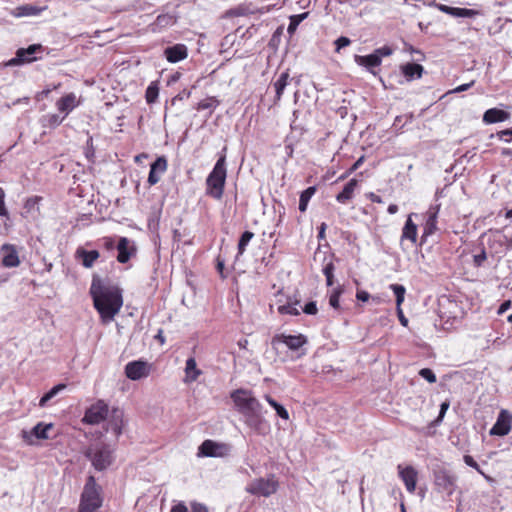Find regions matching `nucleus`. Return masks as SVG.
Returning <instances> with one entry per match:
<instances>
[{"instance_id": "nucleus-1", "label": "nucleus", "mask_w": 512, "mask_h": 512, "mask_svg": "<svg viewBox=\"0 0 512 512\" xmlns=\"http://www.w3.org/2000/svg\"><path fill=\"white\" fill-rule=\"evenodd\" d=\"M93 304L104 323L112 321L123 305L122 291L119 287L103 283L93 277L90 286Z\"/></svg>"}, {"instance_id": "nucleus-2", "label": "nucleus", "mask_w": 512, "mask_h": 512, "mask_svg": "<svg viewBox=\"0 0 512 512\" xmlns=\"http://www.w3.org/2000/svg\"><path fill=\"white\" fill-rule=\"evenodd\" d=\"M230 397L237 411L244 417L245 424L258 434L265 433L268 425L263 417V406L252 391L236 389Z\"/></svg>"}, {"instance_id": "nucleus-3", "label": "nucleus", "mask_w": 512, "mask_h": 512, "mask_svg": "<svg viewBox=\"0 0 512 512\" xmlns=\"http://www.w3.org/2000/svg\"><path fill=\"white\" fill-rule=\"evenodd\" d=\"M225 151L226 147L223 148L222 153L219 155L218 160L206 179L207 194L216 200L222 198L226 183L227 170Z\"/></svg>"}, {"instance_id": "nucleus-4", "label": "nucleus", "mask_w": 512, "mask_h": 512, "mask_svg": "<svg viewBox=\"0 0 512 512\" xmlns=\"http://www.w3.org/2000/svg\"><path fill=\"white\" fill-rule=\"evenodd\" d=\"M103 500L102 487L97 482H86L81 493L78 512H97Z\"/></svg>"}, {"instance_id": "nucleus-5", "label": "nucleus", "mask_w": 512, "mask_h": 512, "mask_svg": "<svg viewBox=\"0 0 512 512\" xmlns=\"http://www.w3.org/2000/svg\"><path fill=\"white\" fill-rule=\"evenodd\" d=\"M85 455L89 458L94 468L99 471L106 469L112 462V450L104 443L89 447Z\"/></svg>"}, {"instance_id": "nucleus-6", "label": "nucleus", "mask_w": 512, "mask_h": 512, "mask_svg": "<svg viewBox=\"0 0 512 512\" xmlns=\"http://www.w3.org/2000/svg\"><path fill=\"white\" fill-rule=\"evenodd\" d=\"M44 48L41 44H31L27 48H19L16 51L15 57L10 59L7 66H19L32 63L39 59L37 54L42 53Z\"/></svg>"}, {"instance_id": "nucleus-7", "label": "nucleus", "mask_w": 512, "mask_h": 512, "mask_svg": "<svg viewBox=\"0 0 512 512\" xmlns=\"http://www.w3.org/2000/svg\"><path fill=\"white\" fill-rule=\"evenodd\" d=\"M232 446L227 443H219L213 440H205L198 448L200 457H226L230 455Z\"/></svg>"}, {"instance_id": "nucleus-8", "label": "nucleus", "mask_w": 512, "mask_h": 512, "mask_svg": "<svg viewBox=\"0 0 512 512\" xmlns=\"http://www.w3.org/2000/svg\"><path fill=\"white\" fill-rule=\"evenodd\" d=\"M307 337L303 334L287 335L284 333L276 334L271 339V346L274 350L278 351L279 346L284 344L291 351H298L305 344H307Z\"/></svg>"}, {"instance_id": "nucleus-9", "label": "nucleus", "mask_w": 512, "mask_h": 512, "mask_svg": "<svg viewBox=\"0 0 512 512\" xmlns=\"http://www.w3.org/2000/svg\"><path fill=\"white\" fill-rule=\"evenodd\" d=\"M109 407L103 400H98L85 411L83 422L90 425H97L108 418Z\"/></svg>"}, {"instance_id": "nucleus-10", "label": "nucleus", "mask_w": 512, "mask_h": 512, "mask_svg": "<svg viewBox=\"0 0 512 512\" xmlns=\"http://www.w3.org/2000/svg\"><path fill=\"white\" fill-rule=\"evenodd\" d=\"M512 415L507 410H501L495 424L490 429V435L505 436L511 430Z\"/></svg>"}, {"instance_id": "nucleus-11", "label": "nucleus", "mask_w": 512, "mask_h": 512, "mask_svg": "<svg viewBox=\"0 0 512 512\" xmlns=\"http://www.w3.org/2000/svg\"><path fill=\"white\" fill-rule=\"evenodd\" d=\"M0 254L2 256V265L5 268H14L19 266L20 259L18 249L13 244L5 243L0 247Z\"/></svg>"}, {"instance_id": "nucleus-12", "label": "nucleus", "mask_w": 512, "mask_h": 512, "mask_svg": "<svg viewBox=\"0 0 512 512\" xmlns=\"http://www.w3.org/2000/svg\"><path fill=\"white\" fill-rule=\"evenodd\" d=\"M125 374L131 380H140L149 375V366L141 360L131 361L125 366Z\"/></svg>"}, {"instance_id": "nucleus-13", "label": "nucleus", "mask_w": 512, "mask_h": 512, "mask_svg": "<svg viewBox=\"0 0 512 512\" xmlns=\"http://www.w3.org/2000/svg\"><path fill=\"white\" fill-rule=\"evenodd\" d=\"M278 482H250L245 490L256 496L268 497L277 491Z\"/></svg>"}, {"instance_id": "nucleus-14", "label": "nucleus", "mask_w": 512, "mask_h": 512, "mask_svg": "<svg viewBox=\"0 0 512 512\" xmlns=\"http://www.w3.org/2000/svg\"><path fill=\"white\" fill-rule=\"evenodd\" d=\"M168 163L165 156H159L150 164V171L148 174V183L149 185H155L159 182L160 177L167 170Z\"/></svg>"}, {"instance_id": "nucleus-15", "label": "nucleus", "mask_w": 512, "mask_h": 512, "mask_svg": "<svg viewBox=\"0 0 512 512\" xmlns=\"http://www.w3.org/2000/svg\"><path fill=\"white\" fill-rule=\"evenodd\" d=\"M117 260L120 263H126L136 253V248L126 237H120L117 243Z\"/></svg>"}, {"instance_id": "nucleus-16", "label": "nucleus", "mask_w": 512, "mask_h": 512, "mask_svg": "<svg viewBox=\"0 0 512 512\" xmlns=\"http://www.w3.org/2000/svg\"><path fill=\"white\" fill-rule=\"evenodd\" d=\"M164 56L166 57L168 62L177 63L187 58L188 50L186 45L179 43L166 47L164 50Z\"/></svg>"}, {"instance_id": "nucleus-17", "label": "nucleus", "mask_w": 512, "mask_h": 512, "mask_svg": "<svg viewBox=\"0 0 512 512\" xmlns=\"http://www.w3.org/2000/svg\"><path fill=\"white\" fill-rule=\"evenodd\" d=\"M354 61L359 66L365 67L366 70L372 73L373 75H376L375 68L379 67L382 63L379 56L376 55L374 52L364 56L355 55Z\"/></svg>"}, {"instance_id": "nucleus-18", "label": "nucleus", "mask_w": 512, "mask_h": 512, "mask_svg": "<svg viewBox=\"0 0 512 512\" xmlns=\"http://www.w3.org/2000/svg\"><path fill=\"white\" fill-rule=\"evenodd\" d=\"M123 411L119 408H113L108 422L107 431H111L116 438L122 434Z\"/></svg>"}, {"instance_id": "nucleus-19", "label": "nucleus", "mask_w": 512, "mask_h": 512, "mask_svg": "<svg viewBox=\"0 0 512 512\" xmlns=\"http://www.w3.org/2000/svg\"><path fill=\"white\" fill-rule=\"evenodd\" d=\"M439 212V206L431 207L427 212V219L423 227V234L421 236L422 242L426 238L432 235L437 229V216Z\"/></svg>"}, {"instance_id": "nucleus-20", "label": "nucleus", "mask_w": 512, "mask_h": 512, "mask_svg": "<svg viewBox=\"0 0 512 512\" xmlns=\"http://www.w3.org/2000/svg\"><path fill=\"white\" fill-rule=\"evenodd\" d=\"M401 72L407 81L419 79L422 77L424 68L421 64L415 62H408L401 66Z\"/></svg>"}, {"instance_id": "nucleus-21", "label": "nucleus", "mask_w": 512, "mask_h": 512, "mask_svg": "<svg viewBox=\"0 0 512 512\" xmlns=\"http://www.w3.org/2000/svg\"><path fill=\"white\" fill-rule=\"evenodd\" d=\"M76 95L74 93H68L61 97L56 102L57 109L64 113L66 117L75 107H77Z\"/></svg>"}, {"instance_id": "nucleus-22", "label": "nucleus", "mask_w": 512, "mask_h": 512, "mask_svg": "<svg viewBox=\"0 0 512 512\" xmlns=\"http://www.w3.org/2000/svg\"><path fill=\"white\" fill-rule=\"evenodd\" d=\"M76 257L81 260L84 267L91 268L94 262L99 258V252L97 250H86L80 247L76 250Z\"/></svg>"}, {"instance_id": "nucleus-23", "label": "nucleus", "mask_w": 512, "mask_h": 512, "mask_svg": "<svg viewBox=\"0 0 512 512\" xmlns=\"http://www.w3.org/2000/svg\"><path fill=\"white\" fill-rule=\"evenodd\" d=\"M510 114L507 111L498 108H490L485 111L483 121L485 123L503 122L509 118Z\"/></svg>"}, {"instance_id": "nucleus-24", "label": "nucleus", "mask_w": 512, "mask_h": 512, "mask_svg": "<svg viewBox=\"0 0 512 512\" xmlns=\"http://www.w3.org/2000/svg\"><path fill=\"white\" fill-rule=\"evenodd\" d=\"M298 306H300V300L296 297H289L287 303L278 306L277 310L281 315L298 316L300 314Z\"/></svg>"}, {"instance_id": "nucleus-25", "label": "nucleus", "mask_w": 512, "mask_h": 512, "mask_svg": "<svg viewBox=\"0 0 512 512\" xmlns=\"http://www.w3.org/2000/svg\"><path fill=\"white\" fill-rule=\"evenodd\" d=\"M357 183L358 182H357L356 179L349 180L344 185L342 191L337 194L336 200L339 203H346V202H348L353 197V193H354V190H355V188L357 186Z\"/></svg>"}, {"instance_id": "nucleus-26", "label": "nucleus", "mask_w": 512, "mask_h": 512, "mask_svg": "<svg viewBox=\"0 0 512 512\" xmlns=\"http://www.w3.org/2000/svg\"><path fill=\"white\" fill-rule=\"evenodd\" d=\"M402 240H410L412 243L416 242L417 239V225L412 221L411 216H409L404 224L402 229Z\"/></svg>"}, {"instance_id": "nucleus-27", "label": "nucleus", "mask_w": 512, "mask_h": 512, "mask_svg": "<svg viewBox=\"0 0 512 512\" xmlns=\"http://www.w3.org/2000/svg\"><path fill=\"white\" fill-rule=\"evenodd\" d=\"M185 381L186 382H193L196 381L199 375L201 374V370L197 368L196 360L194 357H189L186 360L185 365Z\"/></svg>"}, {"instance_id": "nucleus-28", "label": "nucleus", "mask_w": 512, "mask_h": 512, "mask_svg": "<svg viewBox=\"0 0 512 512\" xmlns=\"http://www.w3.org/2000/svg\"><path fill=\"white\" fill-rule=\"evenodd\" d=\"M53 428L52 423H37L30 431V434L34 436L36 439H48L49 430Z\"/></svg>"}, {"instance_id": "nucleus-29", "label": "nucleus", "mask_w": 512, "mask_h": 512, "mask_svg": "<svg viewBox=\"0 0 512 512\" xmlns=\"http://www.w3.org/2000/svg\"><path fill=\"white\" fill-rule=\"evenodd\" d=\"M66 384L59 383L47 391L39 400L40 407H46L48 402L66 389Z\"/></svg>"}, {"instance_id": "nucleus-30", "label": "nucleus", "mask_w": 512, "mask_h": 512, "mask_svg": "<svg viewBox=\"0 0 512 512\" xmlns=\"http://www.w3.org/2000/svg\"><path fill=\"white\" fill-rule=\"evenodd\" d=\"M289 73L288 71L282 72L277 80L274 82L275 88V101H279L284 93L286 86L288 85Z\"/></svg>"}, {"instance_id": "nucleus-31", "label": "nucleus", "mask_w": 512, "mask_h": 512, "mask_svg": "<svg viewBox=\"0 0 512 512\" xmlns=\"http://www.w3.org/2000/svg\"><path fill=\"white\" fill-rule=\"evenodd\" d=\"M265 400L268 402V404L275 410L278 417L284 420L289 419V412L288 410L279 402H277L274 398H272L270 395L266 394L264 396Z\"/></svg>"}, {"instance_id": "nucleus-32", "label": "nucleus", "mask_w": 512, "mask_h": 512, "mask_svg": "<svg viewBox=\"0 0 512 512\" xmlns=\"http://www.w3.org/2000/svg\"><path fill=\"white\" fill-rule=\"evenodd\" d=\"M315 192H316L315 186H309L308 188H306L305 190H303L301 192L300 199H299V210L302 213L307 210L308 203H309L310 199L312 198V196L315 194Z\"/></svg>"}, {"instance_id": "nucleus-33", "label": "nucleus", "mask_w": 512, "mask_h": 512, "mask_svg": "<svg viewBox=\"0 0 512 512\" xmlns=\"http://www.w3.org/2000/svg\"><path fill=\"white\" fill-rule=\"evenodd\" d=\"M64 119L65 116L61 117L58 114H46L41 118V125L44 128H55L59 126Z\"/></svg>"}, {"instance_id": "nucleus-34", "label": "nucleus", "mask_w": 512, "mask_h": 512, "mask_svg": "<svg viewBox=\"0 0 512 512\" xmlns=\"http://www.w3.org/2000/svg\"><path fill=\"white\" fill-rule=\"evenodd\" d=\"M253 237H254V233L251 231H248V230L244 231L241 234L239 241H238V246H237L238 252H237L236 258L243 255V253L246 250V247L248 246L249 242L251 241V239Z\"/></svg>"}, {"instance_id": "nucleus-35", "label": "nucleus", "mask_w": 512, "mask_h": 512, "mask_svg": "<svg viewBox=\"0 0 512 512\" xmlns=\"http://www.w3.org/2000/svg\"><path fill=\"white\" fill-rule=\"evenodd\" d=\"M159 96V86L157 81H152L145 92V99L148 104H153L156 102Z\"/></svg>"}, {"instance_id": "nucleus-36", "label": "nucleus", "mask_w": 512, "mask_h": 512, "mask_svg": "<svg viewBox=\"0 0 512 512\" xmlns=\"http://www.w3.org/2000/svg\"><path fill=\"white\" fill-rule=\"evenodd\" d=\"M308 16V12H304V13H301V14H296V15H292L290 16V22L288 24V27H287V32L292 35L297 27L299 26V24L305 20Z\"/></svg>"}, {"instance_id": "nucleus-37", "label": "nucleus", "mask_w": 512, "mask_h": 512, "mask_svg": "<svg viewBox=\"0 0 512 512\" xmlns=\"http://www.w3.org/2000/svg\"><path fill=\"white\" fill-rule=\"evenodd\" d=\"M478 14L479 12L474 9L453 7L451 16L456 18H473Z\"/></svg>"}, {"instance_id": "nucleus-38", "label": "nucleus", "mask_w": 512, "mask_h": 512, "mask_svg": "<svg viewBox=\"0 0 512 512\" xmlns=\"http://www.w3.org/2000/svg\"><path fill=\"white\" fill-rule=\"evenodd\" d=\"M175 23V19L173 16L169 14H160L157 16L154 26L157 28H166L172 26Z\"/></svg>"}, {"instance_id": "nucleus-39", "label": "nucleus", "mask_w": 512, "mask_h": 512, "mask_svg": "<svg viewBox=\"0 0 512 512\" xmlns=\"http://www.w3.org/2000/svg\"><path fill=\"white\" fill-rule=\"evenodd\" d=\"M399 469V477L401 480H416L417 478V471L412 466H405L402 467L401 465L398 466Z\"/></svg>"}, {"instance_id": "nucleus-40", "label": "nucleus", "mask_w": 512, "mask_h": 512, "mask_svg": "<svg viewBox=\"0 0 512 512\" xmlns=\"http://www.w3.org/2000/svg\"><path fill=\"white\" fill-rule=\"evenodd\" d=\"M390 289L393 291L396 298V306L399 307L404 302L406 289L401 284H391Z\"/></svg>"}, {"instance_id": "nucleus-41", "label": "nucleus", "mask_w": 512, "mask_h": 512, "mask_svg": "<svg viewBox=\"0 0 512 512\" xmlns=\"http://www.w3.org/2000/svg\"><path fill=\"white\" fill-rule=\"evenodd\" d=\"M342 293H343L342 286H338L331 291V293L329 295V305L332 308L339 309V307H340L339 300H340V296Z\"/></svg>"}, {"instance_id": "nucleus-42", "label": "nucleus", "mask_w": 512, "mask_h": 512, "mask_svg": "<svg viewBox=\"0 0 512 512\" xmlns=\"http://www.w3.org/2000/svg\"><path fill=\"white\" fill-rule=\"evenodd\" d=\"M219 101L215 97L206 98L198 103V110L215 109Z\"/></svg>"}, {"instance_id": "nucleus-43", "label": "nucleus", "mask_w": 512, "mask_h": 512, "mask_svg": "<svg viewBox=\"0 0 512 512\" xmlns=\"http://www.w3.org/2000/svg\"><path fill=\"white\" fill-rule=\"evenodd\" d=\"M419 376L425 379L429 383H435L436 382V375L430 368H422L419 371Z\"/></svg>"}, {"instance_id": "nucleus-44", "label": "nucleus", "mask_w": 512, "mask_h": 512, "mask_svg": "<svg viewBox=\"0 0 512 512\" xmlns=\"http://www.w3.org/2000/svg\"><path fill=\"white\" fill-rule=\"evenodd\" d=\"M351 44V40L346 36H340L334 41L335 51L339 52L342 48Z\"/></svg>"}, {"instance_id": "nucleus-45", "label": "nucleus", "mask_w": 512, "mask_h": 512, "mask_svg": "<svg viewBox=\"0 0 512 512\" xmlns=\"http://www.w3.org/2000/svg\"><path fill=\"white\" fill-rule=\"evenodd\" d=\"M376 55L379 56L380 60L382 61L383 57H387L393 54V49L390 46H382L380 48H377L373 51Z\"/></svg>"}, {"instance_id": "nucleus-46", "label": "nucleus", "mask_w": 512, "mask_h": 512, "mask_svg": "<svg viewBox=\"0 0 512 512\" xmlns=\"http://www.w3.org/2000/svg\"><path fill=\"white\" fill-rule=\"evenodd\" d=\"M188 512H208V508L202 503L192 501L189 504Z\"/></svg>"}, {"instance_id": "nucleus-47", "label": "nucleus", "mask_w": 512, "mask_h": 512, "mask_svg": "<svg viewBox=\"0 0 512 512\" xmlns=\"http://www.w3.org/2000/svg\"><path fill=\"white\" fill-rule=\"evenodd\" d=\"M302 311L307 315H315L318 311L317 303L315 301H309L302 308Z\"/></svg>"}, {"instance_id": "nucleus-48", "label": "nucleus", "mask_w": 512, "mask_h": 512, "mask_svg": "<svg viewBox=\"0 0 512 512\" xmlns=\"http://www.w3.org/2000/svg\"><path fill=\"white\" fill-rule=\"evenodd\" d=\"M325 261V264L322 268V272L325 276L327 275H333L334 272H335V265L333 263V261L330 259L329 261H327V258L324 259Z\"/></svg>"}, {"instance_id": "nucleus-49", "label": "nucleus", "mask_w": 512, "mask_h": 512, "mask_svg": "<svg viewBox=\"0 0 512 512\" xmlns=\"http://www.w3.org/2000/svg\"><path fill=\"white\" fill-rule=\"evenodd\" d=\"M404 484H405L406 490L408 492L414 493L418 489V494L421 497H424V490H423V488H421V487L418 488L417 487L418 482H404Z\"/></svg>"}, {"instance_id": "nucleus-50", "label": "nucleus", "mask_w": 512, "mask_h": 512, "mask_svg": "<svg viewBox=\"0 0 512 512\" xmlns=\"http://www.w3.org/2000/svg\"><path fill=\"white\" fill-rule=\"evenodd\" d=\"M4 199H5V192L0 187V216L6 217V216H8V210L5 206Z\"/></svg>"}, {"instance_id": "nucleus-51", "label": "nucleus", "mask_w": 512, "mask_h": 512, "mask_svg": "<svg viewBox=\"0 0 512 512\" xmlns=\"http://www.w3.org/2000/svg\"><path fill=\"white\" fill-rule=\"evenodd\" d=\"M191 91L187 89H183L181 92H179L173 99L172 104H175L177 101H183L190 97Z\"/></svg>"}, {"instance_id": "nucleus-52", "label": "nucleus", "mask_w": 512, "mask_h": 512, "mask_svg": "<svg viewBox=\"0 0 512 512\" xmlns=\"http://www.w3.org/2000/svg\"><path fill=\"white\" fill-rule=\"evenodd\" d=\"M486 258H487L486 252L484 249H482V251L479 254L474 255V257H473L474 265L477 267H480L483 264V262L486 260Z\"/></svg>"}, {"instance_id": "nucleus-53", "label": "nucleus", "mask_w": 512, "mask_h": 512, "mask_svg": "<svg viewBox=\"0 0 512 512\" xmlns=\"http://www.w3.org/2000/svg\"><path fill=\"white\" fill-rule=\"evenodd\" d=\"M497 135L499 139L510 142L512 140V128L499 131Z\"/></svg>"}, {"instance_id": "nucleus-54", "label": "nucleus", "mask_w": 512, "mask_h": 512, "mask_svg": "<svg viewBox=\"0 0 512 512\" xmlns=\"http://www.w3.org/2000/svg\"><path fill=\"white\" fill-rule=\"evenodd\" d=\"M448 408H449V402L445 401V402L441 403V405H440V411H439L438 417H437V419L435 420V422H436V423H438V422H441V421H442V419L444 418V416H445V414H446V412H447Z\"/></svg>"}, {"instance_id": "nucleus-55", "label": "nucleus", "mask_w": 512, "mask_h": 512, "mask_svg": "<svg viewBox=\"0 0 512 512\" xmlns=\"http://www.w3.org/2000/svg\"><path fill=\"white\" fill-rule=\"evenodd\" d=\"M473 85H474V81H471V82H469V83H465V84H462V85L457 86L455 89H453V90H452V91H450L449 93H460V92H464V91L468 90L469 88H471Z\"/></svg>"}, {"instance_id": "nucleus-56", "label": "nucleus", "mask_w": 512, "mask_h": 512, "mask_svg": "<svg viewBox=\"0 0 512 512\" xmlns=\"http://www.w3.org/2000/svg\"><path fill=\"white\" fill-rule=\"evenodd\" d=\"M356 298L358 301L367 302L370 298V294L364 290H358L356 293Z\"/></svg>"}, {"instance_id": "nucleus-57", "label": "nucleus", "mask_w": 512, "mask_h": 512, "mask_svg": "<svg viewBox=\"0 0 512 512\" xmlns=\"http://www.w3.org/2000/svg\"><path fill=\"white\" fill-rule=\"evenodd\" d=\"M431 5L436 6L441 12H443L445 14L451 15V13H452V8L453 7H451V6H447V5H444V4H437V3H435V1H433L431 3Z\"/></svg>"}, {"instance_id": "nucleus-58", "label": "nucleus", "mask_w": 512, "mask_h": 512, "mask_svg": "<svg viewBox=\"0 0 512 512\" xmlns=\"http://www.w3.org/2000/svg\"><path fill=\"white\" fill-rule=\"evenodd\" d=\"M464 462L466 465H468L469 467H472V468H475L478 470V464L477 462L474 460V458L470 455H465L464 456Z\"/></svg>"}, {"instance_id": "nucleus-59", "label": "nucleus", "mask_w": 512, "mask_h": 512, "mask_svg": "<svg viewBox=\"0 0 512 512\" xmlns=\"http://www.w3.org/2000/svg\"><path fill=\"white\" fill-rule=\"evenodd\" d=\"M397 316H398V319H399L401 325L406 327L408 325V319L405 317V315L401 309V306L397 307Z\"/></svg>"}, {"instance_id": "nucleus-60", "label": "nucleus", "mask_w": 512, "mask_h": 512, "mask_svg": "<svg viewBox=\"0 0 512 512\" xmlns=\"http://www.w3.org/2000/svg\"><path fill=\"white\" fill-rule=\"evenodd\" d=\"M170 512H188V507L183 502H180L174 505Z\"/></svg>"}, {"instance_id": "nucleus-61", "label": "nucleus", "mask_w": 512, "mask_h": 512, "mask_svg": "<svg viewBox=\"0 0 512 512\" xmlns=\"http://www.w3.org/2000/svg\"><path fill=\"white\" fill-rule=\"evenodd\" d=\"M40 199H41L40 197H33V198L27 199V201L25 203V207L27 209H33L38 204Z\"/></svg>"}, {"instance_id": "nucleus-62", "label": "nucleus", "mask_w": 512, "mask_h": 512, "mask_svg": "<svg viewBox=\"0 0 512 512\" xmlns=\"http://www.w3.org/2000/svg\"><path fill=\"white\" fill-rule=\"evenodd\" d=\"M327 225L326 223H321V225L318 228V238L323 239L325 237V231H326Z\"/></svg>"}, {"instance_id": "nucleus-63", "label": "nucleus", "mask_w": 512, "mask_h": 512, "mask_svg": "<svg viewBox=\"0 0 512 512\" xmlns=\"http://www.w3.org/2000/svg\"><path fill=\"white\" fill-rule=\"evenodd\" d=\"M364 162V156H361L360 158H358L355 163L352 165L350 171H355L357 170L361 165L362 163Z\"/></svg>"}, {"instance_id": "nucleus-64", "label": "nucleus", "mask_w": 512, "mask_h": 512, "mask_svg": "<svg viewBox=\"0 0 512 512\" xmlns=\"http://www.w3.org/2000/svg\"><path fill=\"white\" fill-rule=\"evenodd\" d=\"M509 307H510V301H504V302L500 305L498 313H499V314L503 313V312H504V311H506Z\"/></svg>"}]
</instances>
